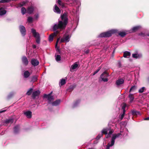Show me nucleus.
<instances>
[{"label": "nucleus", "mask_w": 149, "mask_h": 149, "mask_svg": "<svg viewBox=\"0 0 149 149\" xmlns=\"http://www.w3.org/2000/svg\"><path fill=\"white\" fill-rule=\"evenodd\" d=\"M102 133L99 134L98 135L96 138L97 140H98L102 136Z\"/></svg>", "instance_id": "79ce46f5"}, {"label": "nucleus", "mask_w": 149, "mask_h": 149, "mask_svg": "<svg viewBox=\"0 0 149 149\" xmlns=\"http://www.w3.org/2000/svg\"><path fill=\"white\" fill-rule=\"evenodd\" d=\"M24 113L28 118H31V117L32 112L30 111H27L24 112Z\"/></svg>", "instance_id": "ddd939ff"}, {"label": "nucleus", "mask_w": 149, "mask_h": 149, "mask_svg": "<svg viewBox=\"0 0 149 149\" xmlns=\"http://www.w3.org/2000/svg\"><path fill=\"white\" fill-rule=\"evenodd\" d=\"M30 75V73L28 71H26L24 72V76L25 78H28Z\"/></svg>", "instance_id": "5701e85b"}, {"label": "nucleus", "mask_w": 149, "mask_h": 149, "mask_svg": "<svg viewBox=\"0 0 149 149\" xmlns=\"http://www.w3.org/2000/svg\"><path fill=\"white\" fill-rule=\"evenodd\" d=\"M142 56V55L141 54H133L132 55V56L133 58H139L141 57Z\"/></svg>", "instance_id": "412c9836"}, {"label": "nucleus", "mask_w": 149, "mask_h": 149, "mask_svg": "<svg viewBox=\"0 0 149 149\" xmlns=\"http://www.w3.org/2000/svg\"><path fill=\"white\" fill-rule=\"evenodd\" d=\"M27 1H23L17 5L16 7L18 8L19 7H21L23 6H24L26 3Z\"/></svg>", "instance_id": "393cba45"}, {"label": "nucleus", "mask_w": 149, "mask_h": 149, "mask_svg": "<svg viewBox=\"0 0 149 149\" xmlns=\"http://www.w3.org/2000/svg\"><path fill=\"white\" fill-rule=\"evenodd\" d=\"M141 28V26H137L134 27H133L132 29L129 32V33H131V32H135L138 30H139V29Z\"/></svg>", "instance_id": "dca6fc26"}, {"label": "nucleus", "mask_w": 149, "mask_h": 149, "mask_svg": "<svg viewBox=\"0 0 149 149\" xmlns=\"http://www.w3.org/2000/svg\"><path fill=\"white\" fill-rule=\"evenodd\" d=\"M128 96H129V97L130 98V102H132L134 99V96L133 94H130Z\"/></svg>", "instance_id": "cd10ccee"}, {"label": "nucleus", "mask_w": 149, "mask_h": 149, "mask_svg": "<svg viewBox=\"0 0 149 149\" xmlns=\"http://www.w3.org/2000/svg\"><path fill=\"white\" fill-rule=\"evenodd\" d=\"M145 90V87H143L140 88L138 92L140 93H143Z\"/></svg>", "instance_id": "e433bc0d"}, {"label": "nucleus", "mask_w": 149, "mask_h": 149, "mask_svg": "<svg viewBox=\"0 0 149 149\" xmlns=\"http://www.w3.org/2000/svg\"><path fill=\"white\" fill-rule=\"evenodd\" d=\"M125 114V113L123 112V113L121 115V116L120 117V118L121 120H122Z\"/></svg>", "instance_id": "49530a36"}, {"label": "nucleus", "mask_w": 149, "mask_h": 149, "mask_svg": "<svg viewBox=\"0 0 149 149\" xmlns=\"http://www.w3.org/2000/svg\"><path fill=\"white\" fill-rule=\"evenodd\" d=\"M60 39V38H58V39L57 40V41L56 42V44H55V48H57V49H58V47H57V45H58V42Z\"/></svg>", "instance_id": "c03bdc74"}, {"label": "nucleus", "mask_w": 149, "mask_h": 149, "mask_svg": "<svg viewBox=\"0 0 149 149\" xmlns=\"http://www.w3.org/2000/svg\"><path fill=\"white\" fill-rule=\"evenodd\" d=\"M19 29L22 35L24 36L26 34V29L24 26L23 25H20L19 26Z\"/></svg>", "instance_id": "6e6552de"}, {"label": "nucleus", "mask_w": 149, "mask_h": 149, "mask_svg": "<svg viewBox=\"0 0 149 149\" xmlns=\"http://www.w3.org/2000/svg\"><path fill=\"white\" fill-rule=\"evenodd\" d=\"M54 12L58 14H60L61 13V10L56 5L54 6V8L53 9Z\"/></svg>", "instance_id": "f3484780"}, {"label": "nucleus", "mask_w": 149, "mask_h": 149, "mask_svg": "<svg viewBox=\"0 0 149 149\" xmlns=\"http://www.w3.org/2000/svg\"><path fill=\"white\" fill-rule=\"evenodd\" d=\"M70 37L66 34H65L61 40L60 43L67 42H68L70 40Z\"/></svg>", "instance_id": "39448f33"}, {"label": "nucleus", "mask_w": 149, "mask_h": 149, "mask_svg": "<svg viewBox=\"0 0 149 149\" xmlns=\"http://www.w3.org/2000/svg\"><path fill=\"white\" fill-rule=\"evenodd\" d=\"M34 8L32 6L29 7L27 9V12L29 14H31L33 11Z\"/></svg>", "instance_id": "2eb2a0df"}, {"label": "nucleus", "mask_w": 149, "mask_h": 149, "mask_svg": "<svg viewBox=\"0 0 149 149\" xmlns=\"http://www.w3.org/2000/svg\"><path fill=\"white\" fill-rule=\"evenodd\" d=\"M124 81V80L123 79H120L116 81V84L117 86H118L123 84Z\"/></svg>", "instance_id": "6ab92c4d"}, {"label": "nucleus", "mask_w": 149, "mask_h": 149, "mask_svg": "<svg viewBox=\"0 0 149 149\" xmlns=\"http://www.w3.org/2000/svg\"><path fill=\"white\" fill-rule=\"evenodd\" d=\"M139 35L142 36V37H144L145 36H146V35L144 33H141L139 34Z\"/></svg>", "instance_id": "a18cd8bd"}, {"label": "nucleus", "mask_w": 149, "mask_h": 149, "mask_svg": "<svg viewBox=\"0 0 149 149\" xmlns=\"http://www.w3.org/2000/svg\"><path fill=\"white\" fill-rule=\"evenodd\" d=\"M31 63L32 65L34 66H37L39 64V62L36 59H33L31 61Z\"/></svg>", "instance_id": "9b49d317"}, {"label": "nucleus", "mask_w": 149, "mask_h": 149, "mask_svg": "<svg viewBox=\"0 0 149 149\" xmlns=\"http://www.w3.org/2000/svg\"><path fill=\"white\" fill-rule=\"evenodd\" d=\"M33 18L31 17H29L27 19V21L29 23H31L33 22Z\"/></svg>", "instance_id": "ea45409f"}, {"label": "nucleus", "mask_w": 149, "mask_h": 149, "mask_svg": "<svg viewBox=\"0 0 149 149\" xmlns=\"http://www.w3.org/2000/svg\"><path fill=\"white\" fill-rule=\"evenodd\" d=\"M78 65L76 63H74L72 65L70 69V71L71 72H73L75 70V69L78 67Z\"/></svg>", "instance_id": "9d476101"}, {"label": "nucleus", "mask_w": 149, "mask_h": 149, "mask_svg": "<svg viewBox=\"0 0 149 149\" xmlns=\"http://www.w3.org/2000/svg\"><path fill=\"white\" fill-rule=\"evenodd\" d=\"M147 36H149V34H148L147 35Z\"/></svg>", "instance_id": "052dcab7"}, {"label": "nucleus", "mask_w": 149, "mask_h": 149, "mask_svg": "<svg viewBox=\"0 0 149 149\" xmlns=\"http://www.w3.org/2000/svg\"><path fill=\"white\" fill-rule=\"evenodd\" d=\"M6 3L5 1H4V0H1L0 1V3Z\"/></svg>", "instance_id": "8fccbe9b"}, {"label": "nucleus", "mask_w": 149, "mask_h": 149, "mask_svg": "<svg viewBox=\"0 0 149 149\" xmlns=\"http://www.w3.org/2000/svg\"><path fill=\"white\" fill-rule=\"evenodd\" d=\"M5 110H3V109H2L1 111H0V113L4 112L6 111Z\"/></svg>", "instance_id": "3c124183"}, {"label": "nucleus", "mask_w": 149, "mask_h": 149, "mask_svg": "<svg viewBox=\"0 0 149 149\" xmlns=\"http://www.w3.org/2000/svg\"><path fill=\"white\" fill-rule=\"evenodd\" d=\"M136 86H134L131 88L129 92H130L132 91H134L136 89Z\"/></svg>", "instance_id": "58836bf2"}, {"label": "nucleus", "mask_w": 149, "mask_h": 149, "mask_svg": "<svg viewBox=\"0 0 149 149\" xmlns=\"http://www.w3.org/2000/svg\"><path fill=\"white\" fill-rule=\"evenodd\" d=\"M124 131L126 132L125 134L122 133L123 132L121 130L120 133L113 134L112 135L111 142L108 144L106 149H109L110 147H111L114 145L116 139L120 137L121 136H127L128 134V131L125 129Z\"/></svg>", "instance_id": "f03ea898"}, {"label": "nucleus", "mask_w": 149, "mask_h": 149, "mask_svg": "<svg viewBox=\"0 0 149 149\" xmlns=\"http://www.w3.org/2000/svg\"><path fill=\"white\" fill-rule=\"evenodd\" d=\"M74 86H70V88H71V89H73L74 88Z\"/></svg>", "instance_id": "603ef678"}, {"label": "nucleus", "mask_w": 149, "mask_h": 149, "mask_svg": "<svg viewBox=\"0 0 149 149\" xmlns=\"http://www.w3.org/2000/svg\"><path fill=\"white\" fill-rule=\"evenodd\" d=\"M114 132V130H110L108 134L106 135V138H108L111 136V135Z\"/></svg>", "instance_id": "c85d7f7f"}, {"label": "nucleus", "mask_w": 149, "mask_h": 149, "mask_svg": "<svg viewBox=\"0 0 149 149\" xmlns=\"http://www.w3.org/2000/svg\"><path fill=\"white\" fill-rule=\"evenodd\" d=\"M85 53L86 54H88L89 52V50H87L85 51Z\"/></svg>", "instance_id": "5fc2aeb1"}, {"label": "nucleus", "mask_w": 149, "mask_h": 149, "mask_svg": "<svg viewBox=\"0 0 149 149\" xmlns=\"http://www.w3.org/2000/svg\"><path fill=\"white\" fill-rule=\"evenodd\" d=\"M61 21H58V23L55 24L52 27L54 31H56L57 29L62 30L65 29L68 23V18L66 13H64L61 16Z\"/></svg>", "instance_id": "f257e3e1"}, {"label": "nucleus", "mask_w": 149, "mask_h": 149, "mask_svg": "<svg viewBox=\"0 0 149 149\" xmlns=\"http://www.w3.org/2000/svg\"><path fill=\"white\" fill-rule=\"evenodd\" d=\"M137 113H136V114H137L139 113V112H137Z\"/></svg>", "instance_id": "bf43d9fd"}, {"label": "nucleus", "mask_w": 149, "mask_h": 149, "mask_svg": "<svg viewBox=\"0 0 149 149\" xmlns=\"http://www.w3.org/2000/svg\"><path fill=\"white\" fill-rule=\"evenodd\" d=\"M33 89L32 88H30L27 92L26 94L27 95H30L32 92Z\"/></svg>", "instance_id": "f704fd0d"}, {"label": "nucleus", "mask_w": 149, "mask_h": 149, "mask_svg": "<svg viewBox=\"0 0 149 149\" xmlns=\"http://www.w3.org/2000/svg\"><path fill=\"white\" fill-rule=\"evenodd\" d=\"M13 95V94L11 93L8 96V98H9L10 96H12Z\"/></svg>", "instance_id": "4d7b16f0"}, {"label": "nucleus", "mask_w": 149, "mask_h": 149, "mask_svg": "<svg viewBox=\"0 0 149 149\" xmlns=\"http://www.w3.org/2000/svg\"><path fill=\"white\" fill-rule=\"evenodd\" d=\"M132 113H133V114H134L135 113V111H133L132 112Z\"/></svg>", "instance_id": "13d9d810"}, {"label": "nucleus", "mask_w": 149, "mask_h": 149, "mask_svg": "<svg viewBox=\"0 0 149 149\" xmlns=\"http://www.w3.org/2000/svg\"><path fill=\"white\" fill-rule=\"evenodd\" d=\"M21 13L23 15H24L26 12V10L24 7H22L21 9Z\"/></svg>", "instance_id": "473e14b6"}, {"label": "nucleus", "mask_w": 149, "mask_h": 149, "mask_svg": "<svg viewBox=\"0 0 149 149\" xmlns=\"http://www.w3.org/2000/svg\"><path fill=\"white\" fill-rule=\"evenodd\" d=\"M55 59L57 62L61 60V56L59 55H57L55 56Z\"/></svg>", "instance_id": "7c9ffc66"}, {"label": "nucleus", "mask_w": 149, "mask_h": 149, "mask_svg": "<svg viewBox=\"0 0 149 149\" xmlns=\"http://www.w3.org/2000/svg\"><path fill=\"white\" fill-rule=\"evenodd\" d=\"M19 126L18 125L14 127V131L15 133H16L18 132L19 130Z\"/></svg>", "instance_id": "c9c22d12"}, {"label": "nucleus", "mask_w": 149, "mask_h": 149, "mask_svg": "<svg viewBox=\"0 0 149 149\" xmlns=\"http://www.w3.org/2000/svg\"><path fill=\"white\" fill-rule=\"evenodd\" d=\"M145 120H149V117L147 118H144Z\"/></svg>", "instance_id": "6e6d98bb"}, {"label": "nucleus", "mask_w": 149, "mask_h": 149, "mask_svg": "<svg viewBox=\"0 0 149 149\" xmlns=\"http://www.w3.org/2000/svg\"><path fill=\"white\" fill-rule=\"evenodd\" d=\"M117 30L113 29L101 33L99 36V37H107L111 36L112 34L116 33Z\"/></svg>", "instance_id": "7ed1b4c3"}, {"label": "nucleus", "mask_w": 149, "mask_h": 149, "mask_svg": "<svg viewBox=\"0 0 149 149\" xmlns=\"http://www.w3.org/2000/svg\"><path fill=\"white\" fill-rule=\"evenodd\" d=\"M51 93H50L48 95L45 94L44 96V98H47L48 101V103L49 104L51 103V102L53 101L54 99L53 97L51 95Z\"/></svg>", "instance_id": "0eeeda50"}, {"label": "nucleus", "mask_w": 149, "mask_h": 149, "mask_svg": "<svg viewBox=\"0 0 149 149\" xmlns=\"http://www.w3.org/2000/svg\"><path fill=\"white\" fill-rule=\"evenodd\" d=\"M6 11L3 9H0V15H2L6 14Z\"/></svg>", "instance_id": "c756f323"}, {"label": "nucleus", "mask_w": 149, "mask_h": 149, "mask_svg": "<svg viewBox=\"0 0 149 149\" xmlns=\"http://www.w3.org/2000/svg\"><path fill=\"white\" fill-rule=\"evenodd\" d=\"M61 102L60 100H58L52 103V105L53 106H57L59 105Z\"/></svg>", "instance_id": "aec40b11"}, {"label": "nucleus", "mask_w": 149, "mask_h": 149, "mask_svg": "<svg viewBox=\"0 0 149 149\" xmlns=\"http://www.w3.org/2000/svg\"><path fill=\"white\" fill-rule=\"evenodd\" d=\"M79 100H77V101L76 102H75L74 104H73V107H76V106H77V105L79 103Z\"/></svg>", "instance_id": "a19ab883"}, {"label": "nucleus", "mask_w": 149, "mask_h": 149, "mask_svg": "<svg viewBox=\"0 0 149 149\" xmlns=\"http://www.w3.org/2000/svg\"><path fill=\"white\" fill-rule=\"evenodd\" d=\"M13 121V118H10L7 119L4 121V123L6 124H12Z\"/></svg>", "instance_id": "b1692460"}, {"label": "nucleus", "mask_w": 149, "mask_h": 149, "mask_svg": "<svg viewBox=\"0 0 149 149\" xmlns=\"http://www.w3.org/2000/svg\"><path fill=\"white\" fill-rule=\"evenodd\" d=\"M108 76V74L106 72H104L101 74L100 78L102 81L104 82H107L108 81V79L107 78Z\"/></svg>", "instance_id": "423d86ee"}, {"label": "nucleus", "mask_w": 149, "mask_h": 149, "mask_svg": "<svg viewBox=\"0 0 149 149\" xmlns=\"http://www.w3.org/2000/svg\"><path fill=\"white\" fill-rule=\"evenodd\" d=\"M58 3L59 5L61 6L62 7H65V4L62 2L60 0H58Z\"/></svg>", "instance_id": "2f4dec72"}, {"label": "nucleus", "mask_w": 149, "mask_h": 149, "mask_svg": "<svg viewBox=\"0 0 149 149\" xmlns=\"http://www.w3.org/2000/svg\"><path fill=\"white\" fill-rule=\"evenodd\" d=\"M127 32V31H126V32H120L118 33V34L121 36L123 37L125 36L127 33H129V32L128 33Z\"/></svg>", "instance_id": "bb28decb"}, {"label": "nucleus", "mask_w": 149, "mask_h": 149, "mask_svg": "<svg viewBox=\"0 0 149 149\" xmlns=\"http://www.w3.org/2000/svg\"><path fill=\"white\" fill-rule=\"evenodd\" d=\"M31 32L33 37L36 38V42L38 44H40V38L39 34L36 32V30L33 29H31Z\"/></svg>", "instance_id": "20e7f679"}, {"label": "nucleus", "mask_w": 149, "mask_h": 149, "mask_svg": "<svg viewBox=\"0 0 149 149\" xmlns=\"http://www.w3.org/2000/svg\"><path fill=\"white\" fill-rule=\"evenodd\" d=\"M40 93V91L38 90L33 92L32 93V97L33 99H35L36 97L39 95Z\"/></svg>", "instance_id": "f8f14e48"}, {"label": "nucleus", "mask_w": 149, "mask_h": 149, "mask_svg": "<svg viewBox=\"0 0 149 149\" xmlns=\"http://www.w3.org/2000/svg\"><path fill=\"white\" fill-rule=\"evenodd\" d=\"M100 69H98V70H97L95 71L94 73L93 74V75H94L95 74H96L97 73L98 71L100 70Z\"/></svg>", "instance_id": "de8ad7c7"}, {"label": "nucleus", "mask_w": 149, "mask_h": 149, "mask_svg": "<svg viewBox=\"0 0 149 149\" xmlns=\"http://www.w3.org/2000/svg\"><path fill=\"white\" fill-rule=\"evenodd\" d=\"M32 47L33 48L35 49L36 47V46L35 45H32Z\"/></svg>", "instance_id": "864d4df0"}, {"label": "nucleus", "mask_w": 149, "mask_h": 149, "mask_svg": "<svg viewBox=\"0 0 149 149\" xmlns=\"http://www.w3.org/2000/svg\"><path fill=\"white\" fill-rule=\"evenodd\" d=\"M38 17H39L38 14H37L35 15V17H34V19H37L38 18Z\"/></svg>", "instance_id": "09e8293b"}, {"label": "nucleus", "mask_w": 149, "mask_h": 149, "mask_svg": "<svg viewBox=\"0 0 149 149\" xmlns=\"http://www.w3.org/2000/svg\"><path fill=\"white\" fill-rule=\"evenodd\" d=\"M110 128H104L102 131V133L105 134H107L108 131L111 130Z\"/></svg>", "instance_id": "a211bd4d"}, {"label": "nucleus", "mask_w": 149, "mask_h": 149, "mask_svg": "<svg viewBox=\"0 0 149 149\" xmlns=\"http://www.w3.org/2000/svg\"><path fill=\"white\" fill-rule=\"evenodd\" d=\"M22 61L23 63L26 65L28 64L29 62L26 56H23L22 58Z\"/></svg>", "instance_id": "4468645a"}, {"label": "nucleus", "mask_w": 149, "mask_h": 149, "mask_svg": "<svg viewBox=\"0 0 149 149\" xmlns=\"http://www.w3.org/2000/svg\"><path fill=\"white\" fill-rule=\"evenodd\" d=\"M59 32L58 31H56L55 32L50 35L49 38V41H52L54 37Z\"/></svg>", "instance_id": "1a4fd4ad"}, {"label": "nucleus", "mask_w": 149, "mask_h": 149, "mask_svg": "<svg viewBox=\"0 0 149 149\" xmlns=\"http://www.w3.org/2000/svg\"><path fill=\"white\" fill-rule=\"evenodd\" d=\"M37 77L36 76H33L31 78V82H35L37 80Z\"/></svg>", "instance_id": "4c0bfd02"}, {"label": "nucleus", "mask_w": 149, "mask_h": 149, "mask_svg": "<svg viewBox=\"0 0 149 149\" xmlns=\"http://www.w3.org/2000/svg\"><path fill=\"white\" fill-rule=\"evenodd\" d=\"M130 55L131 54L130 52L126 51L124 52L123 56L125 58H129Z\"/></svg>", "instance_id": "4be33fe9"}, {"label": "nucleus", "mask_w": 149, "mask_h": 149, "mask_svg": "<svg viewBox=\"0 0 149 149\" xmlns=\"http://www.w3.org/2000/svg\"><path fill=\"white\" fill-rule=\"evenodd\" d=\"M126 106L127 105L125 104H123L122 107V109L123 110V112H124V113L125 112V109Z\"/></svg>", "instance_id": "72a5a7b5"}, {"label": "nucleus", "mask_w": 149, "mask_h": 149, "mask_svg": "<svg viewBox=\"0 0 149 149\" xmlns=\"http://www.w3.org/2000/svg\"><path fill=\"white\" fill-rule=\"evenodd\" d=\"M66 83V80L62 79L60 80V81L59 83V85L60 86H62L64 85Z\"/></svg>", "instance_id": "a878e982"}, {"label": "nucleus", "mask_w": 149, "mask_h": 149, "mask_svg": "<svg viewBox=\"0 0 149 149\" xmlns=\"http://www.w3.org/2000/svg\"><path fill=\"white\" fill-rule=\"evenodd\" d=\"M125 129H126L128 131V130L127 129V128H123V129H122V127H120V131L121 130L122 131H123V132H122V133H123V134H125V133L126 132H125L124 131H125Z\"/></svg>", "instance_id": "37998d69"}]
</instances>
